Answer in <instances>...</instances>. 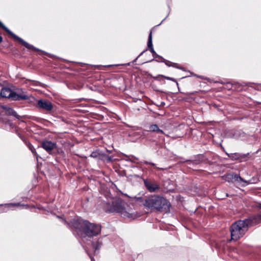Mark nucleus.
Listing matches in <instances>:
<instances>
[{
  "label": "nucleus",
  "mask_w": 261,
  "mask_h": 261,
  "mask_svg": "<svg viewBox=\"0 0 261 261\" xmlns=\"http://www.w3.org/2000/svg\"><path fill=\"white\" fill-rule=\"evenodd\" d=\"M143 205L149 209L165 212H168L170 207V203L166 199L156 195L146 198Z\"/></svg>",
  "instance_id": "f257e3e1"
},
{
  "label": "nucleus",
  "mask_w": 261,
  "mask_h": 261,
  "mask_svg": "<svg viewBox=\"0 0 261 261\" xmlns=\"http://www.w3.org/2000/svg\"><path fill=\"white\" fill-rule=\"evenodd\" d=\"M0 94L2 97L9 98L12 100H28L29 102L31 103H33L36 101L34 97L27 94V92L23 91L22 89L14 91L9 88H4L1 90Z\"/></svg>",
  "instance_id": "f03ea898"
},
{
  "label": "nucleus",
  "mask_w": 261,
  "mask_h": 261,
  "mask_svg": "<svg viewBox=\"0 0 261 261\" xmlns=\"http://www.w3.org/2000/svg\"><path fill=\"white\" fill-rule=\"evenodd\" d=\"M249 226L246 219L239 220L230 227L231 240L237 241L242 238L248 230Z\"/></svg>",
  "instance_id": "7ed1b4c3"
},
{
  "label": "nucleus",
  "mask_w": 261,
  "mask_h": 261,
  "mask_svg": "<svg viewBox=\"0 0 261 261\" xmlns=\"http://www.w3.org/2000/svg\"><path fill=\"white\" fill-rule=\"evenodd\" d=\"M126 203L120 198L113 199L112 201V206L109 211L110 212L118 213L124 217L134 219L136 218V215L131 212L129 210H126Z\"/></svg>",
  "instance_id": "20e7f679"
},
{
  "label": "nucleus",
  "mask_w": 261,
  "mask_h": 261,
  "mask_svg": "<svg viewBox=\"0 0 261 261\" xmlns=\"http://www.w3.org/2000/svg\"><path fill=\"white\" fill-rule=\"evenodd\" d=\"M101 229L100 225L90 223L87 221L83 232L89 237H93L99 234Z\"/></svg>",
  "instance_id": "39448f33"
},
{
  "label": "nucleus",
  "mask_w": 261,
  "mask_h": 261,
  "mask_svg": "<svg viewBox=\"0 0 261 261\" xmlns=\"http://www.w3.org/2000/svg\"><path fill=\"white\" fill-rule=\"evenodd\" d=\"M0 28H2L7 33L11 35L14 38L17 40L19 42H20L22 45H23L27 48L29 49H32L34 50H39L38 49L35 47L33 45L27 43L25 41H24L22 39L16 36L14 34H13L10 30H9L1 21H0Z\"/></svg>",
  "instance_id": "423d86ee"
},
{
  "label": "nucleus",
  "mask_w": 261,
  "mask_h": 261,
  "mask_svg": "<svg viewBox=\"0 0 261 261\" xmlns=\"http://www.w3.org/2000/svg\"><path fill=\"white\" fill-rule=\"evenodd\" d=\"M225 179L228 182H233V180L237 181L239 182H243L244 184L242 185V186H245L246 185H249L251 184V182L249 181H247L242 178L240 175L234 173H231L227 174L225 175Z\"/></svg>",
  "instance_id": "0eeeda50"
},
{
  "label": "nucleus",
  "mask_w": 261,
  "mask_h": 261,
  "mask_svg": "<svg viewBox=\"0 0 261 261\" xmlns=\"http://www.w3.org/2000/svg\"><path fill=\"white\" fill-rule=\"evenodd\" d=\"M90 156L92 158L97 159L98 160L107 161L108 163L111 162L112 161V159L110 156L105 153L99 149L93 151Z\"/></svg>",
  "instance_id": "6e6552de"
},
{
  "label": "nucleus",
  "mask_w": 261,
  "mask_h": 261,
  "mask_svg": "<svg viewBox=\"0 0 261 261\" xmlns=\"http://www.w3.org/2000/svg\"><path fill=\"white\" fill-rule=\"evenodd\" d=\"M36 107L39 109H42L47 112H50L53 109L52 103L44 99L38 100Z\"/></svg>",
  "instance_id": "1a4fd4ad"
},
{
  "label": "nucleus",
  "mask_w": 261,
  "mask_h": 261,
  "mask_svg": "<svg viewBox=\"0 0 261 261\" xmlns=\"http://www.w3.org/2000/svg\"><path fill=\"white\" fill-rule=\"evenodd\" d=\"M87 221L81 218H76L71 221V224L77 231L83 232Z\"/></svg>",
  "instance_id": "9d476101"
},
{
  "label": "nucleus",
  "mask_w": 261,
  "mask_h": 261,
  "mask_svg": "<svg viewBox=\"0 0 261 261\" xmlns=\"http://www.w3.org/2000/svg\"><path fill=\"white\" fill-rule=\"evenodd\" d=\"M245 219L249 227L257 225L261 223V212Z\"/></svg>",
  "instance_id": "9b49d317"
},
{
  "label": "nucleus",
  "mask_w": 261,
  "mask_h": 261,
  "mask_svg": "<svg viewBox=\"0 0 261 261\" xmlns=\"http://www.w3.org/2000/svg\"><path fill=\"white\" fill-rule=\"evenodd\" d=\"M143 181L145 187L150 192H154L160 188L159 185L155 181H152L147 179H144Z\"/></svg>",
  "instance_id": "f8f14e48"
},
{
  "label": "nucleus",
  "mask_w": 261,
  "mask_h": 261,
  "mask_svg": "<svg viewBox=\"0 0 261 261\" xmlns=\"http://www.w3.org/2000/svg\"><path fill=\"white\" fill-rule=\"evenodd\" d=\"M56 146V143L50 141L45 140L42 141L41 143V147L49 154L51 153V151L54 149Z\"/></svg>",
  "instance_id": "ddd939ff"
},
{
  "label": "nucleus",
  "mask_w": 261,
  "mask_h": 261,
  "mask_svg": "<svg viewBox=\"0 0 261 261\" xmlns=\"http://www.w3.org/2000/svg\"><path fill=\"white\" fill-rule=\"evenodd\" d=\"M148 132H155L158 134H164L163 130L160 129L158 126L155 124H152L149 126Z\"/></svg>",
  "instance_id": "4468645a"
},
{
  "label": "nucleus",
  "mask_w": 261,
  "mask_h": 261,
  "mask_svg": "<svg viewBox=\"0 0 261 261\" xmlns=\"http://www.w3.org/2000/svg\"><path fill=\"white\" fill-rule=\"evenodd\" d=\"M147 46L150 49V51L152 54V56H154V54H155V51L153 48L152 42V32H150L148 36Z\"/></svg>",
  "instance_id": "2eb2a0df"
},
{
  "label": "nucleus",
  "mask_w": 261,
  "mask_h": 261,
  "mask_svg": "<svg viewBox=\"0 0 261 261\" xmlns=\"http://www.w3.org/2000/svg\"><path fill=\"white\" fill-rule=\"evenodd\" d=\"M6 113L8 115L13 116L17 119H20V116L17 114L16 112L14 111L12 108H6Z\"/></svg>",
  "instance_id": "dca6fc26"
},
{
  "label": "nucleus",
  "mask_w": 261,
  "mask_h": 261,
  "mask_svg": "<svg viewBox=\"0 0 261 261\" xmlns=\"http://www.w3.org/2000/svg\"><path fill=\"white\" fill-rule=\"evenodd\" d=\"M161 62L165 63V64L167 66H169V67H171V66H172V67H174L177 68H179V69H182V68H180V67H179L178 66L177 64L172 63V62H170V61H168V60H165V59H163V60H162V61H161Z\"/></svg>",
  "instance_id": "f3484780"
},
{
  "label": "nucleus",
  "mask_w": 261,
  "mask_h": 261,
  "mask_svg": "<svg viewBox=\"0 0 261 261\" xmlns=\"http://www.w3.org/2000/svg\"><path fill=\"white\" fill-rule=\"evenodd\" d=\"M102 241H101V240L98 239L96 242H93L92 243V245L93 248L96 251V250L99 249L101 247V246H102Z\"/></svg>",
  "instance_id": "a211bd4d"
},
{
  "label": "nucleus",
  "mask_w": 261,
  "mask_h": 261,
  "mask_svg": "<svg viewBox=\"0 0 261 261\" xmlns=\"http://www.w3.org/2000/svg\"><path fill=\"white\" fill-rule=\"evenodd\" d=\"M248 154H249V153H247V154L239 153V160L240 162H243V161H247L248 159Z\"/></svg>",
  "instance_id": "6ab92c4d"
},
{
  "label": "nucleus",
  "mask_w": 261,
  "mask_h": 261,
  "mask_svg": "<svg viewBox=\"0 0 261 261\" xmlns=\"http://www.w3.org/2000/svg\"><path fill=\"white\" fill-rule=\"evenodd\" d=\"M28 146L30 150L31 151V152L33 153V154L36 157L37 160H38V155L35 149L34 148V146L30 143H29L28 145Z\"/></svg>",
  "instance_id": "aec40b11"
},
{
  "label": "nucleus",
  "mask_w": 261,
  "mask_h": 261,
  "mask_svg": "<svg viewBox=\"0 0 261 261\" xmlns=\"http://www.w3.org/2000/svg\"><path fill=\"white\" fill-rule=\"evenodd\" d=\"M227 155L232 160H239V153L227 154Z\"/></svg>",
  "instance_id": "412c9836"
},
{
  "label": "nucleus",
  "mask_w": 261,
  "mask_h": 261,
  "mask_svg": "<svg viewBox=\"0 0 261 261\" xmlns=\"http://www.w3.org/2000/svg\"><path fill=\"white\" fill-rule=\"evenodd\" d=\"M143 163H144V164H150V165H151L152 166H153V167H156L155 164H154V163H151V162H147V161H144V162H143Z\"/></svg>",
  "instance_id": "4be33fe9"
},
{
  "label": "nucleus",
  "mask_w": 261,
  "mask_h": 261,
  "mask_svg": "<svg viewBox=\"0 0 261 261\" xmlns=\"http://www.w3.org/2000/svg\"><path fill=\"white\" fill-rule=\"evenodd\" d=\"M162 76L167 80H170L172 81H175V80L174 79H173L172 77L165 76H163V75H162Z\"/></svg>",
  "instance_id": "5701e85b"
},
{
  "label": "nucleus",
  "mask_w": 261,
  "mask_h": 261,
  "mask_svg": "<svg viewBox=\"0 0 261 261\" xmlns=\"http://www.w3.org/2000/svg\"><path fill=\"white\" fill-rule=\"evenodd\" d=\"M154 57H158L159 58V59H161V61L163 60V59H164L163 57H162L161 56L158 55L156 54V53H155V54H154Z\"/></svg>",
  "instance_id": "b1692460"
},
{
  "label": "nucleus",
  "mask_w": 261,
  "mask_h": 261,
  "mask_svg": "<svg viewBox=\"0 0 261 261\" xmlns=\"http://www.w3.org/2000/svg\"><path fill=\"white\" fill-rule=\"evenodd\" d=\"M154 57H158L159 58V59H161V61L163 60V59H164L163 57H162L161 56L158 55L156 54V53H155V54H154Z\"/></svg>",
  "instance_id": "393cba45"
},
{
  "label": "nucleus",
  "mask_w": 261,
  "mask_h": 261,
  "mask_svg": "<svg viewBox=\"0 0 261 261\" xmlns=\"http://www.w3.org/2000/svg\"><path fill=\"white\" fill-rule=\"evenodd\" d=\"M3 41V38L0 36V43H1Z\"/></svg>",
  "instance_id": "a878e982"
},
{
  "label": "nucleus",
  "mask_w": 261,
  "mask_h": 261,
  "mask_svg": "<svg viewBox=\"0 0 261 261\" xmlns=\"http://www.w3.org/2000/svg\"><path fill=\"white\" fill-rule=\"evenodd\" d=\"M258 207L261 209V203L258 204Z\"/></svg>",
  "instance_id": "bb28decb"
},
{
  "label": "nucleus",
  "mask_w": 261,
  "mask_h": 261,
  "mask_svg": "<svg viewBox=\"0 0 261 261\" xmlns=\"http://www.w3.org/2000/svg\"><path fill=\"white\" fill-rule=\"evenodd\" d=\"M90 257L91 258V261H94V259L91 256H90Z\"/></svg>",
  "instance_id": "cd10ccee"
},
{
  "label": "nucleus",
  "mask_w": 261,
  "mask_h": 261,
  "mask_svg": "<svg viewBox=\"0 0 261 261\" xmlns=\"http://www.w3.org/2000/svg\"><path fill=\"white\" fill-rule=\"evenodd\" d=\"M145 51V50L143 51V52H142L140 55H139V56H141L144 52Z\"/></svg>",
  "instance_id": "c85d7f7f"
},
{
  "label": "nucleus",
  "mask_w": 261,
  "mask_h": 261,
  "mask_svg": "<svg viewBox=\"0 0 261 261\" xmlns=\"http://www.w3.org/2000/svg\"><path fill=\"white\" fill-rule=\"evenodd\" d=\"M132 158H134V159H135V160H138V159H137V158H135V157L132 156Z\"/></svg>",
  "instance_id": "c756f323"
},
{
  "label": "nucleus",
  "mask_w": 261,
  "mask_h": 261,
  "mask_svg": "<svg viewBox=\"0 0 261 261\" xmlns=\"http://www.w3.org/2000/svg\"><path fill=\"white\" fill-rule=\"evenodd\" d=\"M19 203H17V204H14L15 205H19Z\"/></svg>",
  "instance_id": "7c9ffc66"
}]
</instances>
